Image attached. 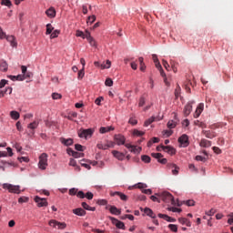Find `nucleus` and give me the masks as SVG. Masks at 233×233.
Segmentation results:
<instances>
[{"label":"nucleus","instance_id":"f257e3e1","mask_svg":"<svg viewBox=\"0 0 233 233\" xmlns=\"http://www.w3.org/2000/svg\"><path fill=\"white\" fill-rule=\"evenodd\" d=\"M160 199H162L164 203H171V205H177V207H181L179 201H177V203L176 200L174 199V197L169 192H163L160 195Z\"/></svg>","mask_w":233,"mask_h":233},{"label":"nucleus","instance_id":"f03ea898","mask_svg":"<svg viewBox=\"0 0 233 233\" xmlns=\"http://www.w3.org/2000/svg\"><path fill=\"white\" fill-rule=\"evenodd\" d=\"M48 167V155L46 153H42L39 157L38 167L40 170H46Z\"/></svg>","mask_w":233,"mask_h":233},{"label":"nucleus","instance_id":"7ed1b4c3","mask_svg":"<svg viewBox=\"0 0 233 233\" xmlns=\"http://www.w3.org/2000/svg\"><path fill=\"white\" fill-rule=\"evenodd\" d=\"M3 188L8 190L11 194H21V187L14 186L12 184L5 183L3 184Z\"/></svg>","mask_w":233,"mask_h":233},{"label":"nucleus","instance_id":"20e7f679","mask_svg":"<svg viewBox=\"0 0 233 233\" xmlns=\"http://www.w3.org/2000/svg\"><path fill=\"white\" fill-rule=\"evenodd\" d=\"M94 135V129L88 128V129H80L78 131V137L88 139V137H92Z\"/></svg>","mask_w":233,"mask_h":233},{"label":"nucleus","instance_id":"39448f33","mask_svg":"<svg viewBox=\"0 0 233 233\" xmlns=\"http://www.w3.org/2000/svg\"><path fill=\"white\" fill-rule=\"evenodd\" d=\"M49 227H54V228H56V227H57L58 230H65V228H66V223L65 222H59L56 219H51L48 223Z\"/></svg>","mask_w":233,"mask_h":233},{"label":"nucleus","instance_id":"423d86ee","mask_svg":"<svg viewBox=\"0 0 233 233\" xmlns=\"http://www.w3.org/2000/svg\"><path fill=\"white\" fill-rule=\"evenodd\" d=\"M178 143H180V147L187 148V147L190 145V142L188 141V136L187 134L182 135L180 137H178Z\"/></svg>","mask_w":233,"mask_h":233},{"label":"nucleus","instance_id":"0eeeda50","mask_svg":"<svg viewBox=\"0 0 233 233\" xmlns=\"http://www.w3.org/2000/svg\"><path fill=\"white\" fill-rule=\"evenodd\" d=\"M155 66H156V68H157V70H159L160 75L162 76V77H164V83L168 86L169 84H168V81L167 80V74H165V71H163V67L161 66V63L156 62Z\"/></svg>","mask_w":233,"mask_h":233},{"label":"nucleus","instance_id":"6e6552de","mask_svg":"<svg viewBox=\"0 0 233 233\" xmlns=\"http://www.w3.org/2000/svg\"><path fill=\"white\" fill-rule=\"evenodd\" d=\"M35 201L37 204V207H39V208L48 207V201H46V198H39L38 196H36L35 198Z\"/></svg>","mask_w":233,"mask_h":233},{"label":"nucleus","instance_id":"1a4fd4ad","mask_svg":"<svg viewBox=\"0 0 233 233\" xmlns=\"http://www.w3.org/2000/svg\"><path fill=\"white\" fill-rule=\"evenodd\" d=\"M194 101L188 102L185 107H184V116L187 117L190 116V113L192 112V105H194Z\"/></svg>","mask_w":233,"mask_h":233},{"label":"nucleus","instance_id":"9d476101","mask_svg":"<svg viewBox=\"0 0 233 233\" xmlns=\"http://www.w3.org/2000/svg\"><path fill=\"white\" fill-rule=\"evenodd\" d=\"M67 154L69 156H73V157H76V158H79V157H85V153H79V152L74 151L70 147L67 148Z\"/></svg>","mask_w":233,"mask_h":233},{"label":"nucleus","instance_id":"9b49d317","mask_svg":"<svg viewBox=\"0 0 233 233\" xmlns=\"http://www.w3.org/2000/svg\"><path fill=\"white\" fill-rule=\"evenodd\" d=\"M111 221L113 225L116 227V228H121L122 230H125V223L119 221L117 218H111Z\"/></svg>","mask_w":233,"mask_h":233},{"label":"nucleus","instance_id":"f8f14e48","mask_svg":"<svg viewBox=\"0 0 233 233\" xmlns=\"http://www.w3.org/2000/svg\"><path fill=\"white\" fill-rule=\"evenodd\" d=\"M125 147H127L128 150L133 152V154H139V152H141L140 147H137L136 146H132L131 144H125Z\"/></svg>","mask_w":233,"mask_h":233},{"label":"nucleus","instance_id":"ddd939ff","mask_svg":"<svg viewBox=\"0 0 233 233\" xmlns=\"http://www.w3.org/2000/svg\"><path fill=\"white\" fill-rule=\"evenodd\" d=\"M86 39L88 41L91 46H97L96 40L94 39V37H92V35H90V32L88 31L86 32Z\"/></svg>","mask_w":233,"mask_h":233},{"label":"nucleus","instance_id":"4468645a","mask_svg":"<svg viewBox=\"0 0 233 233\" xmlns=\"http://www.w3.org/2000/svg\"><path fill=\"white\" fill-rule=\"evenodd\" d=\"M167 167L172 170L173 176H177V174H179V167H177L176 164L169 163L167 164Z\"/></svg>","mask_w":233,"mask_h":233},{"label":"nucleus","instance_id":"2eb2a0df","mask_svg":"<svg viewBox=\"0 0 233 233\" xmlns=\"http://www.w3.org/2000/svg\"><path fill=\"white\" fill-rule=\"evenodd\" d=\"M112 154H113L114 157L118 159V161H123V159H125V153H121L117 150H113Z\"/></svg>","mask_w":233,"mask_h":233},{"label":"nucleus","instance_id":"dca6fc26","mask_svg":"<svg viewBox=\"0 0 233 233\" xmlns=\"http://www.w3.org/2000/svg\"><path fill=\"white\" fill-rule=\"evenodd\" d=\"M204 107H205V105L203 103H200L195 111L194 117L196 118L199 117V116H201V113L203 112Z\"/></svg>","mask_w":233,"mask_h":233},{"label":"nucleus","instance_id":"f3484780","mask_svg":"<svg viewBox=\"0 0 233 233\" xmlns=\"http://www.w3.org/2000/svg\"><path fill=\"white\" fill-rule=\"evenodd\" d=\"M204 107H205V105L203 103H200L195 111L194 117L196 118L199 117V116H201V113L203 112Z\"/></svg>","mask_w":233,"mask_h":233},{"label":"nucleus","instance_id":"a211bd4d","mask_svg":"<svg viewBox=\"0 0 233 233\" xmlns=\"http://www.w3.org/2000/svg\"><path fill=\"white\" fill-rule=\"evenodd\" d=\"M202 134L208 137V139H214L216 137V132L210 131V130H203Z\"/></svg>","mask_w":233,"mask_h":233},{"label":"nucleus","instance_id":"6ab92c4d","mask_svg":"<svg viewBox=\"0 0 233 233\" xmlns=\"http://www.w3.org/2000/svg\"><path fill=\"white\" fill-rule=\"evenodd\" d=\"M199 146L202 147L203 148H208V147H212V142H210V140L202 138L199 143Z\"/></svg>","mask_w":233,"mask_h":233},{"label":"nucleus","instance_id":"aec40b11","mask_svg":"<svg viewBox=\"0 0 233 233\" xmlns=\"http://www.w3.org/2000/svg\"><path fill=\"white\" fill-rule=\"evenodd\" d=\"M115 141L118 146L125 145V137H123V135H116Z\"/></svg>","mask_w":233,"mask_h":233},{"label":"nucleus","instance_id":"412c9836","mask_svg":"<svg viewBox=\"0 0 233 233\" xmlns=\"http://www.w3.org/2000/svg\"><path fill=\"white\" fill-rule=\"evenodd\" d=\"M73 214H76V216H86V211H85V209L81 208H77L73 209Z\"/></svg>","mask_w":233,"mask_h":233},{"label":"nucleus","instance_id":"4be33fe9","mask_svg":"<svg viewBox=\"0 0 233 233\" xmlns=\"http://www.w3.org/2000/svg\"><path fill=\"white\" fill-rule=\"evenodd\" d=\"M6 41L10 43L11 46L15 47L17 46V42H15V36L14 35H7L5 36Z\"/></svg>","mask_w":233,"mask_h":233},{"label":"nucleus","instance_id":"5701e85b","mask_svg":"<svg viewBox=\"0 0 233 233\" xmlns=\"http://www.w3.org/2000/svg\"><path fill=\"white\" fill-rule=\"evenodd\" d=\"M158 218H160L161 219H165V221H168L169 223H174L176 221L175 218H170L168 215H165V214H158Z\"/></svg>","mask_w":233,"mask_h":233},{"label":"nucleus","instance_id":"b1692460","mask_svg":"<svg viewBox=\"0 0 233 233\" xmlns=\"http://www.w3.org/2000/svg\"><path fill=\"white\" fill-rule=\"evenodd\" d=\"M46 15L47 17H50L51 19L56 17V9L54 7H50L46 11Z\"/></svg>","mask_w":233,"mask_h":233},{"label":"nucleus","instance_id":"393cba45","mask_svg":"<svg viewBox=\"0 0 233 233\" xmlns=\"http://www.w3.org/2000/svg\"><path fill=\"white\" fill-rule=\"evenodd\" d=\"M112 130H115L114 127L109 126V127H102L99 129L100 134H106V132H112Z\"/></svg>","mask_w":233,"mask_h":233},{"label":"nucleus","instance_id":"a878e982","mask_svg":"<svg viewBox=\"0 0 233 233\" xmlns=\"http://www.w3.org/2000/svg\"><path fill=\"white\" fill-rule=\"evenodd\" d=\"M178 222L181 225H185L186 227H192V223L187 218H178Z\"/></svg>","mask_w":233,"mask_h":233},{"label":"nucleus","instance_id":"bb28decb","mask_svg":"<svg viewBox=\"0 0 233 233\" xmlns=\"http://www.w3.org/2000/svg\"><path fill=\"white\" fill-rule=\"evenodd\" d=\"M111 196H119L120 199L122 201H127V199H128V197H127V195L119 192V191H116L114 193H111Z\"/></svg>","mask_w":233,"mask_h":233},{"label":"nucleus","instance_id":"cd10ccee","mask_svg":"<svg viewBox=\"0 0 233 233\" xmlns=\"http://www.w3.org/2000/svg\"><path fill=\"white\" fill-rule=\"evenodd\" d=\"M61 143L66 147H71V145H74V140L72 138H62Z\"/></svg>","mask_w":233,"mask_h":233},{"label":"nucleus","instance_id":"c85d7f7f","mask_svg":"<svg viewBox=\"0 0 233 233\" xmlns=\"http://www.w3.org/2000/svg\"><path fill=\"white\" fill-rule=\"evenodd\" d=\"M145 214H147L149 218H152V219H156V214L154 213V211H152V209L146 208L144 209Z\"/></svg>","mask_w":233,"mask_h":233},{"label":"nucleus","instance_id":"c756f323","mask_svg":"<svg viewBox=\"0 0 233 233\" xmlns=\"http://www.w3.org/2000/svg\"><path fill=\"white\" fill-rule=\"evenodd\" d=\"M164 152H167L170 156H174V154H176V149L170 146H166Z\"/></svg>","mask_w":233,"mask_h":233},{"label":"nucleus","instance_id":"7c9ffc66","mask_svg":"<svg viewBox=\"0 0 233 233\" xmlns=\"http://www.w3.org/2000/svg\"><path fill=\"white\" fill-rule=\"evenodd\" d=\"M109 212H111L115 216H119L121 214V210L116 208V206H111L109 208Z\"/></svg>","mask_w":233,"mask_h":233},{"label":"nucleus","instance_id":"2f4dec72","mask_svg":"<svg viewBox=\"0 0 233 233\" xmlns=\"http://www.w3.org/2000/svg\"><path fill=\"white\" fill-rule=\"evenodd\" d=\"M82 207L85 210H89L90 212H96V208L90 207L86 202H82Z\"/></svg>","mask_w":233,"mask_h":233},{"label":"nucleus","instance_id":"473e14b6","mask_svg":"<svg viewBox=\"0 0 233 233\" xmlns=\"http://www.w3.org/2000/svg\"><path fill=\"white\" fill-rule=\"evenodd\" d=\"M69 166L75 167L76 170H77L78 172H79V170H81V167H79V166H77V162H76V159H74V158H70Z\"/></svg>","mask_w":233,"mask_h":233},{"label":"nucleus","instance_id":"72a5a7b5","mask_svg":"<svg viewBox=\"0 0 233 233\" xmlns=\"http://www.w3.org/2000/svg\"><path fill=\"white\" fill-rule=\"evenodd\" d=\"M9 78L12 80V81H25V76H22L21 75H18V76H9Z\"/></svg>","mask_w":233,"mask_h":233},{"label":"nucleus","instance_id":"f704fd0d","mask_svg":"<svg viewBox=\"0 0 233 233\" xmlns=\"http://www.w3.org/2000/svg\"><path fill=\"white\" fill-rule=\"evenodd\" d=\"M176 127H177V120H169L167 122V128H176Z\"/></svg>","mask_w":233,"mask_h":233},{"label":"nucleus","instance_id":"c9c22d12","mask_svg":"<svg viewBox=\"0 0 233 233\" xmlns=\"http://www.w3.org/2000/svg\"><path fill=\"white\" fill-rule=\"evenodd\" d=\"M10 116L12 117V119H15V121H17V119H19L20 117V115H19V112L17 111H11Z\"/></svg>","mask_w":233,"mask_h":233},{"label":"nucleus","instance_id":"e433bc0d","mask_svg":"<svg viewBox=\"0 0 233 233\" xmlns=\"http://www.w3.org/2000/svg\"><path fill=\"white\" fill-rule=\"evenodd\" d=\"M0 70L2 72H6L8 70V64L5 61H2L0 64Z\"/></svg>","mask_w":233,"mask_h":233},{"label":"nucleus","instance_id":"4c0bfd02","mask_svg":"<svg viewBox=\"0 0 233 233\" xmlns=\"http://www.w3.org/2000/svg\"><path fill=\"white\" fill-rule=\"evenodd\" d=\"M2 6H7V8H12V1L10 0H1Z\"/></svg>","mask_w":233,"mask_h":233},{"label":"nucleus","instance_id":"58836bf2","mask_svg":"<svg viewBox=\"0 0 233 233\" xmlns=\"http://www.w3.org/2000/svg\"><path fill=\"white\" fill-rule=\"evenodd\" d=\"M37 127H39V122L34 121L33 123H30L27 126V128H30L31 130H35V128H37Z\"/></svg>","mask_w":233,"mask_h":233},{"label":"nucleus","instance_id":"ea45409f","mask_svg":"<svg viewBox=\"0 0 233 233\" xmlns=\"http://www.w3.org/2000/svg\"><path fill=\"white\" fill-rule=\"evenodd\" d=\"M194 125H196V127H199V128H207V124H205V122H201L199 120H196L194 122Z\"/></svg>","mask_w":233,"mask_h":233},{"label":"nucleus","instance_id":"a19ab883","mask_svg":"<svg viewBox=\"0 0 233 233\" xmlns=\"http://www.w3.org/2000/svg\"><path fill=\"white\" fill-rule=\"evenodd\" d=\"M138 61L140 63V70H141V72H145V69L147 68V66H145V62H143L144 58L142 56H140L138 58Z\"/></svg>","mask_w":233,"mask_h":233},{"label":"nucleus","instance_id":"79ce46f5","mask_svg":"<svg viewBox=\"0 0 233 233\" xmlns=\"http://www.w3.org/2000/svg\"><path fill=\"white\" fill-rule=\"evenodd\" d=\"M52 32H54V26H52V24H47L46 25V35H50V34H52Z\"/></svg>","mask_w":233,"mask_h":233},{"label":"nucleus","instance_id":"37998d69","mask_svg":"<svg viewBox=\"0 0 233 233\" xmlns=\"http://www.w3.org/2000/svg\"><path fill=\"white\" fill-rule=\"evenodd\" d=\"M101 69L105 70V68H110V66H112V62H110V60H106V64H101Z\"/></svg>","mask_w":233,"mask_h":233},{"label":"nucleus","instance_id":"c03bdc74","mask_svg":"<svg viewBox=\"0 0 233 233\" xmlns=\"http://www.w3.org/2000/svg\"><path fill=\"white\" fill-rule=\"evenodd\" d=\"M154 121H156V117L151 116L150 118H148L147 120L145 121L144 127H148L149 125H152V123H154Z\"/></svg>","mask_w":233,"mask_h":233},{"label":"nucleus","instance_id":"a18cd8bd","mask_svg":"<svg viewBox=\"0 0 233 233\" xmlns=\"http://www.w3.org/2000/svg\"><path fill=\"white\" fill-rule=\"evenodd\" d=\"M59 34H61V31L59 30H55L53 33L50 35V39H56V37H59Z\"/></svg>","mask_w":233,"mask_h":233},{"label":"nucleus","instance_id":"49530a36","mask_svg":"<svg viewBox=\"0 0 233 233\" xmlns=\"http://www.w3.org/2000/svg\"><path fill=\"white\" fill-rule=\"evenodd\" d=\"M97 148H99V150H108V147L106 146V144H103V143H98L96 145Z\"/></svg>","mask_w":233,"mask_h":233},{"label":"nucleus","instance_id":"de8ad7c7","mask_svg":"<svg viewBox=\"0 0 233 233\" xmlns=\"http://www.w3.org/2000/svg\"><path fill=\"white\" fill-rule=\"evenodd\" d=\"M25 79H30V77L34 76V74H32V72H25L24 75H21Z\"/></svg>","mask_w":233,"mask_h":233},{"label":"nucleus","instance_id":"09e8293b","mask_svg":"<svg viewBox=\"0 0 233 233\" xmlns=\"http://www.w3.org/2000/svg\"><path fill=\"white\" fill-rule=\"evenodd\" d=\"M76 35V37H82V39H86V35H85L83 31L77 30Z\"/></svg>","mask_w":233,"mask_h":233},{"label":"nucleus","instance_id":"8fccbe9b","mask_svg":"<svg viewBox=\"0 0 233 233\" xmlns=\"http://www.w3.org/2000/svg\"><path fill=\"white\" fill-rule=\"evenodd\" d=\"M76 117H77V113L76 112H71L67 116V119H69V121H72V119L76 118Z\"/></svg>","mask_w":233,"mask_h":233},{"label":"nucleus","instance_id":"3c124183","mask_svg":"<svg viewBox=\"0 0 233 233\" xmlns=\"http://www.w3.org/2000/svg\"><path fill=\"white\" fill-rule=\"evenodd\" d=\"M77 77L78 79H83V77H85V67H82V69L78 71Z\"/></svg>","mask_w":233,"mask_h":233},{"label":"nucleus","instance_id":"603ef678","mask_svg":"<svg viewBox=\"0 0 233 233\" xmlns=\"http://www.w3.org/2000/svg\"><path fill=\"white\" fill-rule=\"evenodd\" d=\"M133 135H134V136H137L138 137H141V136H145V132L139 131V130H137V129H135V130L133 131Z\"/></svg>","mask_w":233,"mask_h":233},{"label":"nucleus","instance_id":"864d4df0","mask_svg":"<svg viewBox=\"0 0 233 233\" xmlns=\"http://www.w3.org/2000/svg\"><path fill=\"white\" fill-rule=\"evenodd\" d=\"M95 22H96V15L88 16L86 21L87 25H92Z\"/></svg>","mask_w":233,"mask_h":233},{"label":"nucleus","instance_id":"5fc2aeb1","mask_svg":"<svg viewBox=\"0 0 233 233\" xmlns=\"http://www.w3.org/2000/svg\"><path fill=\"white\" fill-rule=\"evenodd\" d=\"M141 160L144 162V163H150V157L149 156H147V155H144L141 157Z\"/></svg>","mask_w":233,"mask_h":233},{"label":"nucleus","instance_id":"6e6d98bb","mask_svg":"<svg viewBox=\"0 0 233 233\" xmlns=\"http://www.w3.org/2000/svg\"><path fill=\"white\" fill-rule=\"evenodd\" d=\"M152 157H155V159H161V157H163V154L161 153H152L151 154Z\"/></svg>","mask_w":233,"mask_h":233},{"label":"nucleus","instance_id":"4d7b16f0","mask_svg":"<svg viewBox=\"0 0 233 233\" xmlns=\"http://www.w3.org/2000/svg\"><path fill=\"white\" fill-rule=\"evenodd\" d=\"M168 228H170L172 232H177V226L176 224H169Z\"/></svg>","mask_w":233,"mask_h":233},{"label":"nucleus","instance_id":"13d9d810","mask_svg":"<svg viewBox=\"0 0 233 233\" xmlns=\"http://www.w3.org/2000/svg\"><path fill=\"white\" fill-rule=\"evenodd\" d=\"M183 203L187 207H194V205H196V202L194 200H187V201H184Z\"/></svg>","mask_w":233,"mask_h":233},{"label":"nucleus","instance_id":"bf43d9fd","mask_svg":"<svg viewBox=\"0 0 233 233\" xmlns=\"http://www.w3.org/2000/svg\"><path fill=\"white\" fill-rule=\"evenodd\" d=\"M106 86H112L114 85V81L111 78H106L105 82Z\"/></svg>","mask_w":233,"mask_h":233},{"label":"nucleus","instance_id":"052dcab7","mask_svg":"<svg viewBox=\"0 0 233 233\" xmlns=\"http://www.w3.org/2000/svg\"><path fill=\"white\" fill-rule=\"evenodd\" d=\"M175 96L176 97H179V96H181V87L179 86H177L175 90Z\"/></svg>","mask_w":233,"mask_h":233},{"label":"nucleus","instance_id":"680f3d73","mask_svg":"<svg viewBox=\"0 0 233 233\" xmlns=\"http://www.w3.org/2000/svg\"><path fill=\"white\" fill-rule=\"evenodd\" d=\"M18 203H28V198L21 197L18 198Z\"/></svg>","mask_w":233,"mask_h":233},{"label":"nucleus","instance_id":"e2e57ef3","mask_svg":"<svg viewBox=\"0 0 233 233\" xmlns=\"http://www.w3.org/2000/svg\"><path fill=\"white\" fill-rule=\"evenodd\" d=\"M167 210H169L170 212H182L183 210L181 208H168Z\"/></svg>","mask_w":233,"mask_h":233},{"label":"nucleus","instance_id":"0e129e2a","mask_svg":"<svg viewBox=\"0 0 233 233\" xmlns=\"http://www.w3.org/2000/svg\"><path fill=\"white\" fill-rule=\"evenodd\" d=\"M76 194H77V189L76 187L69 189V196H76Z\"/></svg>","mask_w":233,"mask_h":233},{"label":"nucleus","instance_id":"69168bd1","mask_svg":"<svg viewBox=\"0 0 233 233\" xmlns=\"http://www.w3.org/2000/svg\"><path fill=\"white\" fill-rule=\"evenodd\" d=\"M75 148H76V150H77L78 152H83V146L80 145V144L75 145Z\"/></svg>","mask_w":233,"mask_h":233},{"label":"nucleus","instance_id":"338daca9","mask_svg":"<svg viewBox=\"0 0 233 233\" xmlns=\"http://www.w3.org/2000/svg\"><path fill=\"white\" fill-rule=\"evenodd\" d=\"M52 98H53V99H61V94L53 93V94H52Z\"/></svg>","mask_w":233,"mask_h":233},{"label":"nucleus","instance_id":"774afa93","mask_svg":"<svg viewBox=\"0 0 233 233\" xmlns=\"http://www.w3.org/2000/svg\"><path fill=\"white\" fill-rule=\"evenodd\" d=\"M128 123L130 125H136L137 123V120L136 118H134V117H131V118H129Z\"/></svg>","mask_w":233,"mask_h":233}]
</instances>
